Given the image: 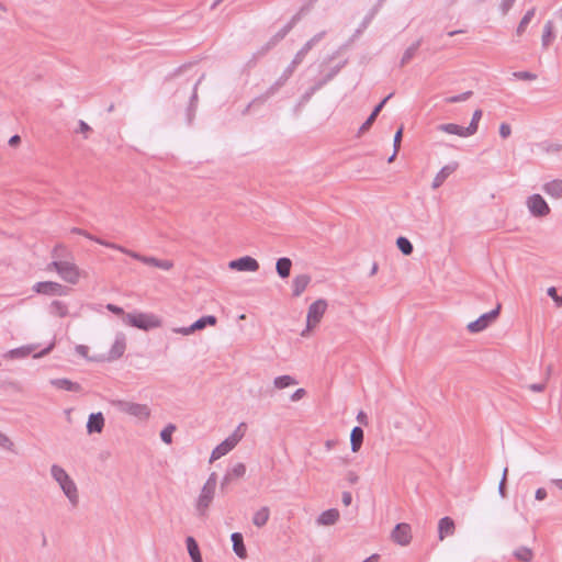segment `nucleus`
I'll return each instance as SVG.
<instances>
[{
    "label": "nucleus",
    "mask_w": 562,
    "mask_h": 562,
    "mask_svg": "<svg viewBox=\"0 0 562 562\" xmlns=\"http://www.w3.org/2000/svg\"><path fill=\"white\" fill-rule=\"evenodd\" d=\"M66 248L63 245H56L52 251L53 260L48 265V269H55L57 273L68 283L76 284L79 281L80 273L78 267L69 261L60 260V252Z\"/></svg>",
    "instance_id": "obj_1"
},
{
    "label": "nucleus",
    "mask_w": 562,
    "mask_h": 562,
    "mask_svg": "<svg viewBox=\"0 0 562 562\" xmlns=\"http://www.w3.org/2000/svg\"><path fill=\"white\" fill-rule=\"evenodd\" d=\"M50 474L58 482L60 488L69 502L74 506H77L79 502L78 490L75 482L70 479L67 472L61 467L53 464L50 468Z\"/></svg>",
    "instance_id": "obj_2"
},
{
    "label": "nucleus",
    "mask_w": 562,
    "mask_h": 562,
    "mask_svg": "<svg viewBox=\"0 0 562 562\" xmlns=\"http://www.w3.org/2000/svg\"><path fill=\"white\" fill-rule=\"evenodd\" d=\"M216 485L217 474L215 472H212L206 482L204 483L201 493L196 499L195 507L199 516L204 517L206 515V512L213 502Z\"/></svg>",
    "instance_id": "obj_3"
},
{
    "label": "nucleus",
    "mask_w": 562,
    "mask_h": 562,
    "mask_svg": "<svg viewBox=\"0 0 562 562\" xmlns=\"http://www.w3.org/2000/svg\"><path fill=\"white\" fill-rule=\"evenodd\" d=\"M327 306L328 304L325 299H318L308 306L306 316V327L301 333L302 337L308 336L310 331L321 323L327 310Z\"/></svg>",
    "instance_id": "obj_4"
},
{
    "label": "nucleus",
    "mask_w": 562,
    "mask_h": 562,
    "mask_svg": "<svg viewBox=\"0 0 562 562\" xmlns=\"http://www.w3.org/2000/svg\"><path fill=\"white\" fill-rule=\"evenodd\" d=\"M111 405L119 412L136 417L139 420H146L150 416V409L146 404H138L134 402L113 400Z\"/></svg>",
    "instance_id": "obj_5"
},
{
    "label": "nucleus",
    "mask_w": 562,
    "mask_h": 562,
    "mask_svg": "<svg viewBox=\"0 0 562 562\" xmlns=\"http://www.w3.org/2000/svg\"><path fill=\"white\" fill-rule=\"evenodd\" d=\"M126 319L128 325L143 330L157 328L161 325V321L157 316L147 313H128Z\"/></svg>",
    "instance_id": "obj_6"
},
{
    "label": "nucleus",
    "mask_w": 562,
    "mask_h": 562,
    "mask_svg": "<svg viewBox=\"0 0 562 562\" xmlns=\"http://www.w3.org/2000/svg\"><path fill=\"white\" fill-rule=\"evenodd\" d=\"M502 310V304L497 303L495 308L492 311L482 314L477 319L470 322L467 326V329L471 334H477L485 330L488 326H491L499 316Z\"/></svg>",
    "instance_id": "obj_7"
},
{
    "label": "nucleus",
    "mask_w": 562,
    "mask_h": 562,
    "mask_svg": "<svg viewBox=\"0 0 562 562\" xmlns=\"http://www.w3.org/2000/svg\"><path fill=\"white\" fill-rule=\"evenodd\" d=\"M33 291L44 295H67L70 288L54 281H41L33 285Z\"/></svg>",
    "instance_id": "obj_8"
},
{
    "label": "nucleus",
    "mask_w": 562,
    "mask_h": 562,
    "mask_svg": "<svg viewBox=\"0 0 562 562\" xmlns=\"http://www.w3.org/2000/svg\"><path fill=\"white\" fill-rule=\"evenodd\" d=\"M288 79L282 75L259 97L255 98L247 108L243 111V114H246L250 108L255 105L263 104L268 99L273 97L279 90L286 83Z\"/></svg>",
    "instance_id": "obj_9"
},
{
    "label": "nucleus",
    "mask_w": 562,
    "mask_h": 562,
    "mask_svg": "<svg viewBox=\"0 0 562 562\" xmlns=\"http://www.w3.org/2000/svg\"><path fill=\"white\" fill-rule=\"evenodd\" d=\"M528 209L533 216L543 217L550 213V207L540 194H532L527 201Z\"/></svg>",
    "instance_id": "obj_10"
},
{
    "label": "nucleus",
    "mask_w": 562,
    "mask_h": 562,
    "mask_svg": "<svg viewBox=\"0 0 562 562\" xmlns=\"http://www.w3.org/2000/svg\"><path fill=\"white\" fill-rule=\"evenodd\" d=\"M391 538L395 543L402 547L408 546L412 540L411 526L406 522L397 524L391 533Z\"/></svg>",
    "instance_id": "obj_11"
},
{
    "label": "nucleus",
    "mask_w": 562,
    "mask_h": 562,
    "mask_svg": "<svg viewBox=\"0 0 562 562\" xmlns=\"http://www.w3.org/2000/svg\"><path fill=\"white\" fill-rule=\"evenodd\" d=\"M228 267L237 271L255 272L259 269V262L250 256H244L229 261Z\"/></svg>",
    "instance_id": "obj_12"
},
{
    "label": "nucleus",
    "mask_w": 562,
    "mask_h": 562,
    "mask_svg": "<svg viewBox=\"0 0 562 562\" xmlns=\"http://www.w3.org/2000/svg\"><path fill=\"white\" fill-rule=\"evenodd\" d=\"M246 473V465L243 462L234 464L228 469L221 482V490L224 492L226 487L234 481L243 477Z\"/></svg>",
    "instance_id": "obj_13"
},
{
    "label": "nucleus",
    "mask_w": 562,
    "mask_h": 562,
    "mask_svg": "<svg viewBox=\"0 0 562 562\" xmlns=\"http://www.w3.org/2000/svg\"><path fill=\"white\" fill-rule=\"evenodd\" d=\"M393 92L387 94L384 99H382L372 110L371 114L368 116V119L362 123V125L359 128V134H363L367 131L370 130L372 124L375 122L378 115L386 104V102L393 97Z\"/></svg>",
    "instance_id": "obj_14"
},
{
    "label": "nucleus",
    "mask_w": 562,
    "mask_h": 562,
    "mask_svg": "<svg viewBox=\"0 0 562 562\" xmlns=\"http://www.w3.org/2000/svg\"><path fill=\"white\" fill-rule=\"evenodd\" d=\"M459 167V164L457 161H452L446 166H443L439 172L435 176L431 188L438 189L443 184V182L448 179L450 175H452Z\"/></svg>",
    "instance_id": "obj_15"
},
{
    "label": "nucleus",
    "mask_w": 562,
    "mask_h": 562,
    "mask_svg": "<svg viewBox=\"0 0 562 562\" xmlns=\"http://www.w3.org/2000/svg\"><path fill=\"white\" fill-rule=\"evenodd\" d=\"M311 276L303 273L294 277L292 280V296L299 297L306 290L308 284L311 283Z\"/></svg>",
    "instance_id": "obj_16"
},
{
    "label": "nucleus",
    "mask_w": 562,
    "mask_h": 562,
    "mask_svg": "<svg viewBox=\"0 0 562 562\" xmlns=\"http://www.w3.org/2000/svg\"><path fill=\"white\" fill-rule=\"evenodd\" d=\"M104 428V417L102 413H92L87 422L88 434H100Z\"/></svg>",
    "instance_id": "obj_17"
},
{
    "label": "nucleus",
    "mask_w": 562,
    "mask_h": 562,
    "mask_svg": "<svg viewBox=\"0 0 562 562\" xmlns=\"http://www.w3.org/2000/svg\"><path fill=\"white\" fill-rule=\"evenodd\" d=\"M126 349V340L124 334L116 335V338L109 351V359L116 360L121 358Z\"/></svg>",
    "instance_id": "obj_18"
},
{
    "label": "nucleus",
    "mask_w": 562,
    "mask_h": 562,
    "mask_svg": "<svg viewBox=\"0 0 562 562\" xmlns=\"http://www.w3.org/2000/svg\"><path fill=\"white\" fill-rule=\"evenodd\" d=\"M234 440L235 439L233 438H226L218 446H216L211 453L210 462H213L232 451L236 447L233 442Z\"/></svg>",
    "instance_id": "obj_19"
},
{
    "label": "nucleus",
    "mask_w": 562,
    "mask_h": 562,
    "mask_svg": "<svg viewBox=\"0 0 562 562\" xmlns=\"http://www.w3.org/2000/svg\"><path fill=\"white\" fill-rule=\"evenodd\" d=\"M456 530V525L452 518L446 516L438 522V537L443 540L446 537L452 536Z\"/></svg>",
    "instance_id": "obj_20"
},
{
    "label": "nucleus",
    "mask_w": 562,
    "mask_h": 562,
    "mask_svg": "<svg viewBox=\"0 0 562 562\" xmlns=\"http://www.w3.org/2000/svg\"><path fill=\"white\" fill-rule=\"evenodd\" d=\"M233 542V551L240 559L247 558V549L244 543V537L240 532H233L231 536Z\"/></svg>",
    "instance_id": "obj_21"
},
{
    "label": "nucleus",
    "mask_w": 562,
    "mask_h": 562,
    "mask_svg": "<svg viewBox=\"0 0 562 562\" xmlns=\"http://www.w3.org/2000/svg\"><path fill=\"white\" fill-rule=\"evenodd\" d=\"M339 516L338 509L329 508L318 516L317 524L322 526H331L338 521Z\"/></svg>",
    "instance_id": "obj_22"
},
{
    "label": "nucleus",
    "mask_w": 562,
    "mask_h": 562,
    "mask_svg": "<svg viewBox=\"0 0 562 562\" xmlns=\"http://www.w3.org/2000/svg\"><path fill=\"white\" fill-rule=\"evenodd\" d=\"M364 431L360 426H355L350 432V446L352 452H358L363 443Z\"/></svg>",
    "instance_id": "obj_23"
},
{
    "label": "nucleus",
    "mask_w": 562,
    "mask_h": 562,
    "mask_svg": "<svg viewBox=\"0 0 562 562\" xmlns=\"http://www.w3.org/2000/svg\"><path fill=\"white\" fill-rule=\"evenodd\" d=\"M50 383H52V385H54L55 387H57L59 390H65V391H69V392H80L81 391V385L79 383L72 382L66 378L53 379V380H50Z\"/></svg>",
    "instance_id": "obj_24"
},
{
    "label": "nucleus",
    "mask_w": 562,
    "mask_h": 562,
    "mask_svg": "<svg viewBox=\"0 0 562 562\" xmlns=\"http://www.w3.org/2000/svg\"><path fill=\"white\" fill-rule=\"evenodd\" d=\"M378 12H379V4H374L370 9V11L367 13V15L363 18V20L361 21L359 26L356 29V31L353 33V37H359L367 30V27L372 22V20L378 14Z\"/></svg>",
    "instance_id": "obj_25"
},
{
    "label": "nucleus",
    "mask_w": 562,
    "mask_h": 562,
    "mask_svg": "<svg viewBox=\"0 0 562 562\" xmlns=\"http://www.w3.org/2000/svg\"><path fill=\"white\" fill-rule=\"evenodd\" d=\"M292 260L288 257H281L276 262V271L281 279H286L291 274Z\"/></svg>",
    "instance_id": "obj_26"
},
{
    "label": "nucleus",
    "mask_w": 562,
    "mask_h": 562,
    "mask_svg": "<svg viewBox=\"0 0 562 562\" xmlns=\"http://www.w3.org/2000/svg\"><path fill=\"white\" fill-rule=\"evenodd\" d=\"M186 544L192 562H203L202 554L200 552V548L196 540L193 537L189 536L186 539Z\"/></svg>",
    "instance_id": "obj_27"
},
{
    "label": "nucleus",
    "mask_w": 562,
    "mask_h": 562,
    "mask_svg": "<svg viewBox=\"0 0 562 562\" xmlns=\"http://www.w3.org/2000/svg\"><path fill=\"white\" fill-rule=\"evenodd\" d=\"M437 130L440 131V132H445V133H448V134H453V135H458V136H461V137H468L470 136V134H468L465 132V127L463 126H460L458 124H454V123H445V124H439L437 126Z\"/></svg>",
    "instance_id": "obj_28"
},
{
    "label": "nucleus",
    "mask_w": 562,
    "mask_h": 562,
    "mask_svg": "<svg viewBox=\"0 0 562 562\" xmlns=\"http://www.w3.org/2000/svg\"><path fill=\"white\" fill-rule=\"evenodd\" d=\"M423 43V40L422 38H418L416 42H414L409 47L406 48V50L404 52L402 58H401V61H400V66L401 67H404L406 64H408L416 55L418 48L420 47Z\"/></svg>",
    "instance_id": "obj_29"
},
{
    "label": "nucleus",
    "mask_w": 562,
    "mask_h": 562,
    "mask_svg": "<svg viewBox=\"0 0 562 562\" xmlns=\"http://www.w3.org/2000/svg\"><path fill=\"white\" fill-rule=\"evenodd\" d=\"M217 324V318L214 315H205L201 318L196 319L194 323H192V329L194 331L202 330L207 326H215Z\"/></svg>",
    "instance_id": "obj_30"
},
{
    "label": "nucleus",
    "mask_w": 562,
    "mask_h": 562,
    "mask_svg": "<svg viewBox=\"0 0 562 562\" xmlns=\"http://www.w3.org/2000/svg\"><path fill=\"white\" fill-rule=\"evenodd\" d=\"M35 346L34 345H30V346H23V347H20V348H15V349H12L10 351H8V353L5 355V357L10 358V359H21V358H25L27 357L31 352H33L35 350Z\"/></svg>",
    "instance_id": "obj_31"
},
{
    "label": "nucleus",
    "mask_w": 562,
    "mask_h": 562,
    "mask_svg": "<svg viewBox=\"0 0 562 562\" xmlns=\"http://www.w3.org/2000/svg\"><path fill=\"white\" fill-rule=\"evenodd\" d=\"M316 2V0H310L307 4H304L292 18L291 20L285 24L290 25V31L299 23L302 18L310 12L312 5Z\"/></svg>",
    "instance_id": "obj_32"
},
{
    "label": "nucleus",
    "mask_w": 562,
    "mask_h": 562,
    "mask_svg": "<svg viewBox=\"0 0 562 562\" xmlns=\"http://www.w3.org/2000/svg\"><path fill=\"white\" fill-rule=\"evenodd\" d=\"M316 2V0H310L307 4H304L292 18L291 20L285 24L290 25V31L299 23L302 18L310 12L312 5Z\"/></svg>",
    "instance_id": "obj_33"
},
{
    "label": "nucleus",
    "mask_w": 562,
    "mask_h": 562,
    "mask_svg": "<svg viewBox=\"0 0 562 562\" xmlns=\"http://www.w3.org/2000/svg\"><path fill=\"white\" fill-rule=\"evenodd\" d=\"M543 190L551 196L562 198V180H552L546 183Z\"/></svg>",
    "instance_id": "obj_34"
},
{
    "label": "nucleus",
    "mask_w": 562,
    "mask_h": 562,
    "mask_svg": "<svg viewBox=\"0 0 562 562\" xmlns=\"http://www.w3.org/2000/svg\"><path fill=\"white\" fill-rule=\"evenodd\" d=\"M269 516H270V510L268 507H261L259 510H257L252 517V524L256 526V527H263L268 519H269Z\"/></svg>",
    "instance_id": "obj_35"
},
{
    "label": "nucleus",
    "mask_w": 562,
    "mask_h": 562,
    "mask_svg": "<svg viewBox=\"0 0 562 562\" xmlns=\"http://www.w3.org/2000/svg\"><path fill=\"white\" fill-rule=\"evenodd\" d=\"M553 27H554V25H553L552 21H548L544 24L542 38H541L543 48H547L551 44L552 40L554 38Z\"/></svg>",
    "instance_id": "obj_36"
},
{
    "label": "nucleus",
    "mask_w": 562,
    "mask_h": 562,
    "mask_svg": "<svg viewBox=\"0 0 562 562\" xmlns=\"http://www.w3.org/2000/svg\"><path fill=\"white\" fill-rule=\"evenodd\" d=\"M49 312L53 315L65 317L68 314V307L64 302L55 300L49 305Z\"/></svg>",
    "instance_id": "obj_37"
},
{
    "label": "nucleus",
    "mask_w": 562,
    "mask_h": 562,
    "mask_svg": "<svg viewBox=\"0 0 562 562\" xmlns=\"http://www.w3.org/2000/svg\"><path fill=\"white\" fill-rule=\"evenodd\" d=\"M483 115L481 109H477L473 112L470 124L465 127V132L470 134V136L474 135L479 128V122Z\"/></svg>",
    "instance_id": "obj_38"
},
{
    "label": "nucleus",
    "mask_w": 562,
    "mask_h": 562,
    "mask_svg": "<svg viewBox=\"0 0 562 562\" xmlns=\"http://www.w3.org/2000/svg\"><path fill=\"white\" fill-rule=\"evenodd\" d=\"M144 263L148 266H153L162 270H169L172 268V262L169 260H161L155 257H147L144 259Z\"/></svg>",
    "instance_id": "obj_39"
},
{
    "label": "nucleus",
    "mask_w": 562,
    "mask_h": 562,
    "mask_svg": "<svg viewBox=\"0 0 562 562\" xmlns=\"http://www.w3.org/2000/svg\"><path fill=\"white\" fill-rule=\"evenodd\" d=\"M273 384L277 389L282 390L291 385L297 384V381L293 376L285 374L277 376L273 381Z\"/></svg>",
    "instance_id": "obj_40"
},
{
    "label": "nucleus",
    "mask_w": 562,
    "mask_h": 562,
    "mask_svg": "<svg viewBox=\"0 0 562 562\" xmlns=\"http://www.w3.org/2000/svg\"><path fill=\"white\" fill-rule=\"evenodd\" d=\"M396 246L401 250V252L405 256H409L414 250V247H413V244L411 243V240L404 236L397 237Z\"/></svg>",
    "instance_id": "obj_41"
},
{
    "label": "nucleus",
    "mask_w": 562,
    "mask_h": 562,
    "mask_svg": "<svg viewBox=\"0 0 562 562\" xmlns=\"http://www.w3.org/2000/svg\"><path fill=\"white\" fill-rule=\"evenodd\" d=\"M535 12H536V9L531 8L530 10H528L525 13V15L522 16V19L520 20V22L517 26V30H516L517 35H521L525 32L527 25L530 23V21L535 16Z\"/></svg>",
    "instance_id": "obj_42"
},
{
    "label": "nucleus",
    "mask_w": 562,
    "mask_h": 562,
    "mask_svg": "<svg viewBox=\"0 0 562 562\" xmlns=\"http://www.w3.org/2000/svg\"><path fill=\"white\" fill-rule=\"evenodd\" d=\"M514 557L521 562H530L532 560L533 553L531 549L522 546L515 550Z\"/></svg>",
    "instance_id": "obj_43"
},
{
    "label": "nucleus",
    "mask_w": 562,
    "mask_h": 562,
    "mask_svg": "<svg viewBox=\"0 0 562 562\" xmlns=\"http://www.w3.org/2000/svg\"><path fill=\"white\" fill-rule=\"evenodd\" d=\"M290 33V25H284L279 32H277L270 40V45L276 46Z\"/></svg>",
    "instance_id": "obj_44"
},
{
    "label": "nucleus",
    "mask_w": 562,
    "mask_h": 562,
    "mask_svg": "<svg viewBox=\"0 0 562 562\" xmlns=\"http://www.w3.org/2000/svg\"><path fill=\"white\" fill-rule=\"evenodd\" d=\"M176 430V426L173 424L167 425L160 432V438L165 443L172 442V434Z\"/></svg>",
    "instance_id": "obj_45"
},
{
    "label": "nucleus",
    "mask_w": 562,
    "mask_h": 562,
    "mask_svg": "<svg viewBox=\"0 0 562 562\" xmlns=\"http://www.w3.org/2000/svg\"><path fill=\"white\" fill-rule=\"evenodd\" d=\"M339 74V67H333L330 70L324 75L321 79L317 81L322 87L326 86L328 82H330L337 75Z\"/></svg>",
    "instance_id": "obj_46"
},
{
    "label": "nucleus",
    "mask_w": 562,
    "mask_h": 562,
    "mask_svg": "<svg viewBox=\"0 0 562 562\" xmlns=\"http://www.w3.org/2000/svg\"><path fill=\"white\" fill-rule=\"evenodd\" d=\"M313 48V46L311 45V43L306 42L303 47L295 54L294 56V64H301L305 56L307 55V53Z\"/></svg>",
    "instance_id": "obj_47"
},
{
    "label": "nucleus",
    "mask_w": 562,
    "mask_h": 562,
    "mask_svg": "<svg viewBox=\"0 0 562 562\" xmlns=\"http://www.w3.org/2000/svg\"><path fill=\"white\" fill-rule=\"evenodd\" d=\"M472 95H473V91L469 90L463 93L446 98L445 101H446V103L463 102V101H467L468 99H470Z\"/></svg>",
    "instance_id": "obj_48"
},
{
    "label": "nucleus",
    "mask_w": 562,
    "mask_h": 562,
    "mask_svg": "<svg viewBox=\"0 0 562 562\" xmlns=\"http://www.w3.org/2000/svg\"><path fill=\"white\" fill-rule=\"evenodd\" d=\"M323 87L319 85L318 81H316L312 87H310L304 93L303 95L301 97V102L302 103H305V102H308L310 99L312 98V95L317 92L318 90H321Z\"/></svg>",
    "instance_id": "obj_49"
},
{
    "label": "nucleus",
    "mask_w": 562,
    "mask_h": 562,
    "mask_svg": "<svg viewBox=\"0 0 562 562\" xmlns=\"http://www.w3.org/2000/svg\"><path fill=\"white\" fill-rule=\"evenodd\" d=\"M507 475H508V469L505 468L503 471L501 482L498 484V494L502 498H505L507 496V487H506Z\"/></svg>",
    "instance_id": "obj_50"
},
{
    "label": "nucleus",
    "mask_w": 562,
    "mask_h": 562,
    "mask_svg": "<svg viewBox=\"0 0 562 562\" xmlns=\"http://www.w3.org/2000/svg\"><path fill=\"white\" fill-rule=\"evenodd\" d=\"M513 76L516 78V79H519V80H536L537 79V75L533 74V72H530V71H515L513 72Z\"/></svg>",
    "instance_id": "obj_51"
},
{
    "label": "nucleus",
    "mask_w": 562,
    "mask_h": 562,
    "mask_svg": "<svg viewBox=\"0 0 562 562\" xmlns=\"http://www.w3.org/2000/svg\"><path fill=\"white\" fill-rule=\"evenodd\" d=\"M243 427H246L245 423L239 424L238 427L235 429V431L228 437V438L235 439L233 441L235 446L241 440V438L245 435V431L241 430Z\"/></svg>",
    "instance_id": "obj_52"
},
{
    "label": "nucleus",
    "mask_w": 562,
    "mask_h": 562,
    "mask_svg": "<svg viewBox=\"0 0 562 562\" xmlns=\"http://www.w3.org/2000/svg\"><path fill=\"white\" fill-rule=\"evenodd\" d=\"M273 45H270V42L268 41L263 46H261L252 56V60L256 61L257 59L265 56L271 48H273Z\"/></svg>",
    "instance_id": "obj_53"
},
{
    "label": "nucleus",
    "mask_w": 562,
    "mask_h": 562,
    "mask_svg": "<svg viewBox=\"0 0 562 562\" xmlns=\"http://www.w3.org/2000/svg\"><path fill=\"white\" fill-rule=\"evenodd\" d=\"M0 447L5 449V450H9V451H13V447H14V443L11 441V439L2 434L0 431Z\"/></svg>",
    "instance_id": "obj_54"
},
{
    "label": "nucleus",
    "mask_w": 562,
    "mask_h": 562,
    "mask_svg": "<svg viewBox=\"0 0 562 562\" xmlns=\"http://www.w3.org/2000/svg\"><path fill=\"white\" fill-rule=\"evenodd\" d=\"M548 295L554 301L557 306H562V295L558 294V291L554 286H550L547 291Z\"/></svg>",
    "instance_id": "obj_55"
},
{
    "label": "nucleus",
    "mask_w": 562,
    "mask_h": 562,
    "mask_svg": "<svg viewBox=\"0 0 562 562\" xmlns=\"http://www.w3.org/2000/svg\"><path fill=\"white\" fill-rule=\"evenodd\" d=\"M91 127L82 120H79L78 122V128L76 130V133L83 134V137L87 139L89 136L88 134L91 132Z\"/></svg>",
    "instance_id": "obj_56"
},
{
    "label": "nucleus",
    "mask_w": 562,
    "mask_h": 562,
    "mask_svg": "<svg viewBox=\"0 0 562 562\" xmlns=\"http://www.w3.org/2000/svg\"><path fill=\"white\" fill-rule=\"evenodd\" d=\"M402 137H403V126H401L395 135H394V139H393V146L394 148H396V150H400L401 148V142H402Z\"/></svg>",
    "instance_id": "obj_57"
},
{
    "label": "nucleus",
    "mask_w": 562,
    "mask_h": 562,
    "mask_svg": "<svg viewBox=\"0 0 562 562\" xmlns=\"http://www.w3.org/2000/svg\"><path fill=\"white\" fill-rule=\"evenodd\" d=\"M512 134V128H510V125L507 124V123H502L499 125V135L502 138H507L509 137Z\"/></svg>",
    "instance_id": "obj_58"
},
{
    "label": "nucleus",
    "mask_w": 562,
    "mask_h": 562,
    "mask_svg": "<svg viewBox=\"0 0 562 562\" xmlns=\"http://www.w3.org/2000/svg\"><path fill=\"white\" fill-rule=\"evenodd\" d=\"M515 3V0H502L501 4H499V9L502 11V13L505 15L508 13V11L512 9V7L514 5Z\"/></svg>",
    "instance_id": "obj_59"
},
{
    "label": "nucleus",
    "mask_w": 562,
    "mask_h": 562,
    "mask_svg": "<svg viewBox=\"0 0 562 562\" xmlns=\"http://www.w3.org/2000/svg\"><path fill=\"white\" fill-rule=\"evenodd\" d=\"M546 386H547V381H543L540 383L528 384L527 389L532 392H543L546 390Z\"/></svg>",
    "instance_id": "obj_60"
},
{
    "label": "nucleus",
    "mask_w": 562,
    "mask_h": 562,
    "mask_svg": "<svg viewBox=\"0 0 562 562\" xmlns=\"http://www.w3.org/2000/svg\"><path fill=\"white\" fill-rule=\"evenodd\" d=\"M300 64H294V58L292 59L291 64L284 69V71L282 72V76L284 78H286L288 80L290 79V77L293 75L295 68L299 66Z\"/></svg>",
    "instance_id": "obj_61"
},
{
    "label": "nucleus",
    "mask_w": 562,
    "mask_h": 562,
    "mask_svg": "<svg viewBox=\"0 0 562 562\" xmlns=\"http://www.w3.org/2000/svg\"><path fill=\"white\" fill-rule=\"evenodd\" d=\"M106 308L115 315H124V310L115 304L109 303Z\"/></svg>",
    "instance_id": "obj_62"
},
{
    "label": "nucleus",
    "mask_w": 562,
    "mask_h": 562,
    "mask_svg": "<svg viewBox=\"0 0 562 562\" xmlns=\"http://www.w3.org/2000/svg\"><path fill=\"white\" fill-rule=\"evenodd\" d=\"M306 394V391L304 389H297L292 395H291V401L293 402H297L300 401L301 398H303Z\"/></svg>",
    "instance_id": "obj_63"
},
{
    "label": "nucleus",
    "mask_w": 562,
    "mask_h": 562,
    "mask_svg": "<svg viewBox=\"0 0 562 562\" xmlns=\"http://www.w3.org/2000/svg\"><path fill=\"white\" fill-rule=\"evenodd\" d=\"M325 35H326V31H322V32L315 34L307 42L311 43V45L314 47Z\"/></svg>",
    "instance_id": "obj_64"
}]
</instances>
